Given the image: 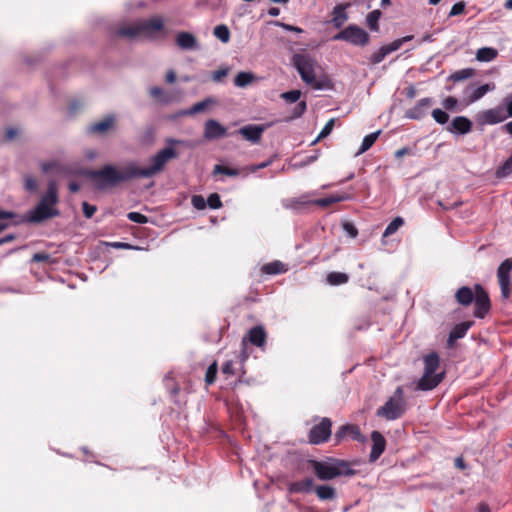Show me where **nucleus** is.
I'll return each mask as SVG.
<instances>
[{
    "label": "nucleus",
    "instance_id": "052dcab7",
    "mask_svg": "<svg viewBox=\"0 0 512 512\" xmlns=\"http://www.w3.org/2000/svg\"><path fill=\"white\" fill-rule=\"evenodd\" d=\"M465 7H466V4L463 1H459V2L455 3L449 12V16L453 17V16L462 14L465 10Z\"/></svg>",
    "mask_w": 512,
    "mask_h": 512
},
{
    "label": "nucleus",
    "instance_id": "a211bd4d",
    "mask_svg": "<svg viewBox=\"0 0 512 512\" xmlns=\"http://www.w3.org/2000/svg\"><path fill=\"white\" fill-rule=\"evenodd\" d=\"M371 440H372V448H371V452L369 455V460H370V462H374L384 452L385 447H386V440H385L384 436L378 431H373L371 433Z\"/></svg>",
    "mask_w": 512,
    "mask_h": 512
},
{
    "label": "nucleus",
    "instance_id": "ea45409f",
    "mask_svg": "<svg viewBox=\"0 0 512 512\" xmlns=\"http://www.w3.org/2000/svg\"><path fill=\"white\" fill-rule=\"evenodd\" d=\"M214 35L216 38H218L221 42L227 43L230 39V31L228 27L224 24L217 25L214 28Z\"/></svg>",
    "mask_w": 512,
    "mask_h": 512
},
{
    "label": "nucleus",
    "instance_id": "4be33fe9",
    "mask_svg": "<svg viewBox=\"0 0 512 512\" xmlns=\"http://www.w3.org/2000/svg\"><path fill=\"white\" fill-rule=\"evenodd\" d=\"M472 89V96L468 97V104H472L482 97H484L488 92L493 91L495 89V84L486 83L477 86L475 83H470V90Z\"/></svg>",
    "mask_w": 512,
    "mask_h": 512
},
{
    "label": "nucleus",
    "instance_id": "4c0bfd02",
    "mask_svg": "<svg viewBox=\"0 0 512 512\" xmlns=\"http://www.w3.org/2000/svg\"><path fill=\"white\" fill-rule=\"evenodd\" d=\"M117 34L127 38H135L137 36H141L138 21L128 27L119 29Z\"/></svg>",
    "mask_w": 512,
    "mask_h": 512
},
{
    "label": "nucleus",
    "instance_id": "72a5a7b5",
    "mask_svg": "<svg viewBox=\"0 0 512 512\" xmlns=\"http://www.w3.org/2000/svg\"><path fill=\"white\" fill-rule=\"evenodd\" d=\"M404 225V219L401 216L395 217L385 228L382 235V242L384 243V238L389 237L396 233L400 227Z\"/></svg>",
    "mask_w": 512,
    "mask_h": 512
},
{
    "label": "nucleus",
    "instance_id": "9d476101",
    "mask_svg": "<svg viewBox=\"0 0 512 512\" xmlns=\"http://www.w3.org/2000/svg\"><path fill=\"white\" fill-rule=\"evenodd\" d=\"M475 297H474V316L476 318H484L490 311L491 303L490 298L486 290L480 285H474Z\"/></svg>",
    "mask_w": 512,
    "mask_h": 512
},
{
    "label": "nucleus",
    "instance_id": "cd10ccee",
    "mask_svg": "<svg viewBox=\"0 0 512 512\" xmlns=\"http://www.w3.org/2000/svg\"><path fill=\"white\" fill-rule=\"evenodd\" d=\"M394 51L396 50L391 43L383 45L370 56L369 60L373 64H379L385 59L387 55Z\"/></svg>",
    "mask_w": 512,
    "mask_h": 512
},
{
    "label": "nucleus",
    "instance_id": "aec40b11",
    "mask_svg": "<svg viewBox=\"0 0 512 512\" xmlns=\"http://www.w3.org/2000/svg\"><path fill=\"white\" fill-rule=\"evenodd\" d=\"M472 324H473V322H471V321H465V322L456 324L452 328V330L450 331V333L448 335L447 345L449 347H452L458 339L465 337V335L467 334V331L470 329Z\"/></svg>",
    "mask_w": 512,
    "mask_h": 512
},
{
    "label": "nucleus",
    "instance_id": "bb28decb",
    "mask_svg": "<svg viewBox=\"0 0 512 512\" xmlns=\"http://www.w3.org/2000/svg\"><path fill=\"white\" fill-rule=\"evenodd\" d=\"M314 489V480L312 478L296 481L290 485V491L295 493H309L314 491Z\"/></svg>",
    "mask_w": 512,
    "mask_h": 512
},
{
    "label": "nucleus",
    "instance_id": "7ed1b4c3",
    "mask_svg": "<svg viewBox=\"0 0 512 512\" xmlns=\"http://www.w3.org/2000/svg\"><path fill=\"white\" fill-rule=\"evenodd\" d=\"M316 477L321 481H329L340 476H353L356 471L346 460L328 457L324 460L311 462Z\"/></svg>",
    "mask_w": 512,
    "mask_h": 512
},
{
    "label": "nucleus",
    "instance_id": "423d86ee",
    "mask_svg": "<svg viewBox=\"0 0 512 512\" xmlns=\"http://www.w3.org/2000/svg\"><path fill=\"white\" fill-rule=\"evenodd\" d=\"M333 40L345 41L354 46L364 47L369 43L370 36L363 28L355 24H350L335 34Z\"/></svg>",
    "mask_w": 512,
    "mask_h": 512
},
{
    "label": "nucleus",
    "instance_id": "864d4df0",
    "mask_svg": "<svg viewBox=\"0 0 512 512\" xmlns=\"http://www.w3.org/2000/svg\"><path fill=\"white\" fill-rule=\"evenodd\" d=\"M349 424L340 426L334 434V441L336 444L342 442V440L348 436Z\"/></svg>",
    "mask_w": 512,
    "mask_h": 512
},
{
    "label": "nucleus",
    "instance_id": "1a4fd4ad",
    "mask_svg": "<svg viewBox=\"0 0 512 512\" xmlns=\"http://www.w3.org/2000/svg\"><path fill=\"white\" fill-rule=\"evenodd\" d=\"M332 421L324 417L319 424L314 425L309 432L308 440L311 444H321L326 442L331 436Z\"/></svg>",
    "mask_w": 512,
    "mask_h": 512
},
{
    "label": "nucleus",
    "instance_id": "2eb2a0df",
    "mask_svg": "<svg viewBox=\"0 0 512 512\" xmlns=\"http://www.w3.org/2000/svg\"><path fill=\"white\" fill-rule=\"evenodd\" d=\"M227 130L218 121L209 119L205 122L204 137L207 140H215L225 137Z\"/></svg>",
    "mask_w": 512,
    "mask_h": 512
},
{
    "label": "nucleus",
    "instance_id": "f8f14e48",
    "mask_svg": "<svg viewBox=\"0 0 512 512\" xmlns=\"http://www.w3.org/2000/svg\"><path fill=\"white\" fill-rule=\"evenodd\" d=\"M507 114L503 106H496L491 109L483 110L477 115V122L481 126L496 125L507 119Z\"/></svg>",
    "mask_w": 512,
    "mask_h": 512
},
{
    "label": "nucleus",
    "instance_id": "de8ad7c7",
    "mask_svg": "<svg viewBox=\"0 0 512 512\" xmlns=\"http://www.w3.org/2000/svg\"><path fill=\"white\" fill-rule=\"evenodd\" d=\"M15 216L13 212L0 210V232L9 226V221Z\"/></svg>",
    "mask_w": 512,
    "mask_h": 512
},
{
    "label": "nucleus",
    "instance_id": "338daca9",
    "mask_svg": "<svg viewBox=\"0 0 512 512\" xmlns=\"http://www.w3.org/2000/svg\"><path fill=\"white\" fill-rule=\"evenodd\" d=\"M229 72L228 68L219 69L212 74V79L215 82H220L222 78L226 77Z\"/></svg>",
    "mask_w": 512,
    "mask_h": 512
},
{
    "label": "nucleus",
    "instance_id": "e433bc0d",
    "mask_svg": "<svg viewBox=\"0 0 512 512\" xmlns=\"http://www.w3.org/2000/svg\"><path fill=\"white\" fill-rule=\"evenodd\" d=\"M255 76L251 72H239L234 78V85L239 88H244L253 82Z\"/></svg>",
    "mask_w": 512,
    "mask_h": 512
},
{
    "label": "nucleus",
    "instance_id": "680f3d73",
    "mask_svg": "<svg viewBox=\"0 0 512 512\" xmlns=\"http://www.w3.org/2000/svg\"><path fill=\"white\" fill-rule=\"evenodd\" d=\"M82 210H83V214L86 218H91L94 215V213L96 212L97 208L95 205H91L87 202H83Z\"/></svg>",
    "mask_w": 512,
    "mask_h": 512
},
{
    "label": "nucleus",
    "instance_id": "13d9d810",
    "mask_svg": "<svg viewBox=\"0 0 512 512\" xmlns=\"http://www.w3.org/2000/svg\"><path fill=\"white\" fill-rule=\"evenodd\" d=\"M442 106L448 111H456L458 106V100L455 97L448 96L442 101Z\"/></svg>",
    "mask_w": 512,
    "mask_h": 512
},
{
    "label": "nucleus",
    "instance_id": "37998d69",
    "mask_svg": "<svg viewBox=\"0 0 512 512\" xmlns=\"http://www.w3.org/2000/svg\"><path fill=\"white\" fill-rule=\"evenodd\" d=\"M473 74H474V69L465 68V69L458 70V71L454 72L453 74H451L450 79H452L455 82H459V81H462V80L472 77Z\"/></svg>",
    "mask_w": 512,
    "mask_h": 512
},
{
    "label": "nucleus",
    "instance_id": "4468645a",
    "mask_svg": "<svg viewBox=\"0 0 512 512\" xmlns=\"http://www.w3.org/2000/svg\"><path fill=\"white\" fill-rule=\"evenodd\" d=\"M444 373L428 374L423 372L422 377L417 381L415 390L430 391L436 388L443 380Z\"/></svg>",
    "mask_w": 512,
    "mask_h": 512
},
{
    "label": "nucleus",
    "instance_id": "39448f33",
    "mask_svg": "<svg viewBox=\"0 0 512 512\" xmlns=\"http://www.w3.org/2000/svg\"><path fill=\"white\" fill-rule=\"evenodd\" d=\"M177 157V151L171 146H166L150 158V166L139 168L134 163L136 176L137 178H151L163 171L166 164Z\"/></svg>",
    "mask_w": 512,
    "mask_h": 512
},
{
    "label": "nucleus",
    "instance_id": "6e6d98bb",
    "mask_svg": "<svg viewBox=\"0 0 512 512\" xmlns=\"http://www.w3.org/2000/svg\"><path fill=\"white\" fill-rule=\"evenodd\" d=\"M206 203L211 209H219L222 207L220 196L217 193L210 194L206 200Z\"/></svg>",
    "mask_w": 512,
    "mask_h": 512
},
{
    "label": "nucleus",
    "instance_id": "f03ea898",
    "mask_svg": "<svg viewBox=\"0 0 512 512\" xmlns=\"http://www.w3.org/2000/svg\"><path fill=\"white\" fill-rule=\"evenodd\" d=\"M58 201L57 185L54 181H50L39 203L26 213L25 220L29 223L38 224L59 216L60 212L56 207Z\"/></svg>",
    "mask_w": 512,
    "mask_h": 512
},
{
    "label": "nucleus",
    "instance_id": "7c9ffc66",
    "mask_svg": "<svg viewBox=\"0 0 512 512\" xmlns=\"http://www.w3.org/2000/svg\"><path fill=\"white\" fill-rule=\"evenodd\" d=\"M498 55V51L492 47H482L476 53V59L479 62L493 61Z\"/></svg>",
    "mask_w": 512,
    "mask_h": 512
},
{
    "label": "nucleus",
    "instance_id": "603ef678",
    "mask_svg": "<svg viewBox=\"0 0 512 512\" xmlns=\"http://www.w3.org/2000/svg\"><path fill=\"white\" fill-rule=\"evenodd\" d=\"M217 375V363L213 362L211 365L208 366L206 374H205V381L207 384L214 383Z\"/></svg>",
    "mask_w": 512,
    "mask_h": 512
},
{
    "label": "nucleus",
    "instance_id": "a18cd8bd",
    "mask_svg": "<svg viewBox=\"0 0 512 512\" xmlns=\"http://www.w3.org/2000/svg\"><path fill=\"white\" fill-rule=\"evenodd\" d=\"M334 124H335V119L332 118L330 119L326 124L325 126L322 128V130L320 131L319 135L317 136V138L311 143L312 145L316 144L320 139H323L325 137H327L333 130V127H334Z\"/></svg>",
    "mask_w": 512,
    "mask_h": 512
},
{
    "label": "nucleus",
    "instance_id": "0e129e2a",
    "mask_svg": "<svg viewBox=\"0 0 512 512\" xmlns=\"http://www.w3.org/2000/svg\"><path fill=\"white\" fill-rule=\"evenodd\" d=\"M413 38H414L413 35H406V36H404L402 38H399V39H396V40L392 41L391 44L393 45L394 49L397 51L398 49L401 48V46L404 43L411 41Z\"/></svg>",
    "mask_w": 512,
    "mask_h": 512
},
{
    "label": "nucleus",
    "instance_id": "9b49d317",
    "mask_svg": "<svg viewBox=\"0 0 512 512\" xmlns=\"http://www.w3.org/2000/svg\"><path fill=\"white\" fill-rule=\"evenodd\" d=\"M406 410V405L397 402V399L389 398L385 404L377 409L376 415L392 421L400 418Z\"/></svg>",
    "mask_w": 512,
    "mask_h": 512
},
{
    "label": "nucleus",
    "instance_id": "79ce46f5",
    "mask_svg": "<svg viewBox=\"0 0 512 512\" xmlns=\"http://www.w3.org/2000/svg\"><path fill=\"white\" fill-rule=\"evenodd\" d=\"M512 173V155L496 170L498 178L507 177Z\"/></svg>",
    "mask_w": 512,
    "mask_h": 512
},
{
    "label": "nucleus",
    "instance_id": "dca6fc26",
    "mask_svg": "<svg viewBox=\"0 0 512 512\" xmlns=\"http://www.w3.org/2000/svg\"><path fill=\"white\" fill-rule=\"evenodd\" d=\"M433 100L429 97L420 99L416 105L406 111L405 116L408 119L420 120L423 118L427 110L431 107Z\"/></svg>",
    "mask_w": 512,
    "mask_h": 512
},
{
    "label": "nucleus",
    "instance_id": "393cba45",
    "mask_svg": "<svg viewBox=\"0 0 512 512\" xmlns=\"http://www.w3.org/2000/svg\"><path fill=\"white\" fill-rule=\"evenodd\" d=\"M348 6L349 4H338L333 8V18L331 22L335 28H341L347 21L348 15L346 13V9Z\"/></svg>",
    "mask_w": 512,
    "mask_h": 512
},
{
    "label": "nucleus",
    "instance_id": "6ab92c4d",
    "mask_svg": "<svg viewBox=\"0 0 512 512\" xmlns=\"http://www.w3.org/2000/svg\"><path fill=\"white\" fill-rule=\"evenodd\" d=\"M264 128L261 125L249 124L238 130L243 138L251 143H258L261 139Z\"/></svg>",
    "mask_w": 512,
    "mask_h": 512
},
{
    "label": "nucleus",
    "instance_id": "6e6552de",
    "mask_svg": "<svg viewBox=\"0 0 512 512\" xmlns=\"http://www.w3.org/2000/svg\"><path fill=\"white\" fill-rule=\"evenodd\" d=\"M512 259H505L497 269V278L500 286L501 296L503 299H508L511 296V274Z\"/></svg>",
    "mask_w": 512,
    "mask_h": 512
},
{
    "label": "nucleus",
    "instance_id": "e2e57ef3",
    "mask_svg": "<svg viewBox=\"0 0 512 512\" xmlns=\"http://www.w3.org/2000/svg\"><path fill=\"white\" fill-rule=\"evenodd\" d=\"M222 371L226 375H235L236 369H235V363L232 360L226 361L222 367Z\"/></svg>",
    "mask_w": 512,
    "mask_h": 512
},
{
    "label": "nucleus",
    "instance_id": "ddd939ff",
    "mask_svg": "<svg viewBox=\"0 0 512 512\" xmlns=\"http://www.w3.org/2000/svg\"><path fill=\"white\" fill-rule=\"evenodd\" d=\"M141 36L153 37L157 32L161 31L164 27V21L160 16H155L149 19H142L138 21Z\"/></svg>",
    "mask_w": 512,
    "mask_h": 512
},
{
    "label": "nucleus",
    "instance_id": "4d7b16f0",
    "mask_svg": "<svg viewBox=\"0 0 512 512\" xmlns=\"http://www.w3.org/2000/svg\"><path fill=\"white\" fill-rule=\"evenodd\" d=\"M127 218L130 221L138 223V224H145L148 222L147 216H145L144 214L139 213V212H129L127 214Z\"/></svg>",
    "mask_w": 512,
    "mask_h": 512
},
{
    "label": "nucleus",
    "instance_id": "09e8293b",
    "mask_svg": "<svg viewBox=\"0 0 512 512\" xmlns=\"http://www.w3.org/2000/svg\"><path fill=\"white\" fill-rule=\"evenodd\" d=\"M432 117L438 124H446L449 121V115L442 109L436 108L432 111Z\"/></svg>",
    "mask_w": 512,
    "mask_h": 512
},
{
    "label": "nucleus",
    "instance_id": "f257e3e1",
    "mask_svg": "<svg viewBox=\"0 0 512 512\" xmlns=\"http://www.w3.org/2000/svg\"><path fill=\"white\" fill-rule=\"evenodd\" d=\"M86 176L98 190L113 188L122 182L137 178L134 163H129L123 170H118L111 164L104 165L99 170H90Z\"/></svg>",
    "mask_w": 512,
    "mask_h": 512
},
{
    "label": "nucleus",
    "instance_id": "49530a36",
    "mask_svg": "<svg viewBox=\"0 0 512 512\" xmlns=\"http://www.w3.org/2000/svg\"><path fill=\"white\" fill-rule=\"evenodd\" d=\"M213 173L214 174H224V175H227V176L234 177V176H238L239 175V170L235 169V168L225 167L223 165H219L218 164V165L214 166Z\"/></svg>",
    "mask_w": 512,
    "mask_h": 512
},
{
    "label": "nucleus",
    "instance_id": "c756f323",
    "mask_svg": "<svg viewBox=\"0 0 512 512\" xmlns=\"http://www.w3.org/2000/svg\"><path fill=\"white\" fill-rule=\"evenodd\" d=\"M317 497L322 500H332L336 498V490L330 485H318L314 489Z\"/></svg>",
    "mask_w": 512,
    "mask_h": 512
},
{
    "label": "nucleus",
    "instance_id": "412c9836",
    "mask_svg": "<svg viewBox=\"0 0 512 512\" xmlns=\"http://www.w3.org/2000/svg\"><path fill=\"white\" fill-rule=\"evenodd\" d=\"M176 44L183 50H196L199 48L196 37L190 32H179L176 36Z\"/></svg>",
    "mask_w": 512,
    "mask_h": 512
},
{
    "label": "nucleus",
    "instance_id": "58836bf2",
    "mask_svg": "<svg viewBox=\"0 0 512 512\" xmlns=\"http://www.w3.org/2000/svg\"><path fill=\"white\" fill-rule=\"evenodd\" d=\"M381 17V11L380 10H373L371 11L366 18V22L370 30L377 32L379 30L378 21Z\"/></svg>",
    "mask_w": 512,
    "mask_h": 512
},
{
    "label": "nucleus",
    "instance_id": "2f4dec72",
    "mask_svg": "<svg viewBox=\"0 0 512 512\" xmlns=\"http://www.w3.org/2000/svg\"><path fill=\"white\" fill-rule=\"evenodd\" d=\"M215 101L212 98H206L200 102L195 103L192 107L185 110L182 114L183 115H194L197 113H201L205 111L209 105L213 104Z\"/></svg>",
    "mask_w": 512,
    "mask_h": 512
},
{
    "label": "nucleus",
    "instance_id": "c9c22d12",
    "mask_svg": "<svg viewBox=\"0 0 512 512\" xmlns=\"http://www.w3.org/2000/svg\"><path fill=\"white\" fill-rule=\"evenodd\" d=\"M379 134H380V131H376V132L366 135L362 140L361 146H360L359 150L357 151L356 156L361 155L364 152H366L367 150H369L373 146L375 141L377 140Z\"/></svg>",
    "mask_w": 512,
    "mask_h": 512
},
{
    "label": "nucleus",
    "instance_id": "69168bd1",
    "mask_svg": "<svg viewBox=\"0 0 512 512\" xmlns=\"http://www.w3.org/2000/svg\"><path fill=\"white\" fill-rule=\"evenodd\" d=\"M503 104L505 105V113L507 117H512V94L507 95L503 99Z\"/></svg>",
    "mask_w": 512,
    "mask_h": 512
},
{
    "label": "nucleus",
    "instance_id": "3c124183",
    "mask_svg": "<svg viewBox=\"0 0 512 512\" xmlns=\"http://www.w3.org/2000/svg\"><path fill=\"white\" fill-rule=\"evenodd\" d=\"M348 436L358 442H364L365 436L361 433L360 429L356 425H350L349 424V432Z\"/></svg>",
    "mask_w": 512,
    "mask_h": 512
},
{
    "label": "nucleus",
    "instance_id": "8fccbe9b",
    "mask_svg": "<svg viewBox=\"0 0 512 512\" xmlns=\"http://www.w3.org/2000/svg\"><path fill=\"white\" fill-rule=\"evenodd\" d=\"M301 97V91L300 90H290L287 92H283L281 94V98L285 100L288 103H296L299 102V99Z\"/></svg>",
    "mask_w": 512,
    "mask_h": 512
},
{
    "label": "nucleus",
    "instance_id": "5fc2aeb1",
    "mask_svg": "<svg viewBox=\"0 0 512 512\" xmlns=\"http://www.w3.org/2000/svg\"><path fill=\"white\" fill-rule=\"evenodd\" d=\"M342 228L345 234L350 238H356L358 235V229L352 222L345 221L342 223Z\"/></svg>",
    "mask_w": 512,
    "mask_h": 512
},
{
    "label": "nucleus",
    "instance_id": "20e7f679",
    "mask_svg": "<svg viewBox=\"0 0 512 512\" xmlns=\"http://www.w3.org/2000/svg\"><path fill=\"white\" fill-rule=\"evenodd\" d=\"M292 61L304 83L315 90H324L328 87V81L325 78H317L316 70L319 65L309 54H295Z\"/></svg>",
    "mask_w": 512,
    "mask_h": 512
},
{
    "label": "nucleus",
    "instance_id": "c85d7f7f",
    "mask_svg": "<svg viewBox=\"0 0 512 512\" xmlns=\"http://www.w3.org/2000/svg\"><path fill=\"white\" fill-rule=\"evenodd\" d=\"M439 356L437 353L432 352L424 357V372L428 374H437L436 370L439 367Z\"/></svg>",
    "mask_w": 512,
    "mask_h": 512
},
{
    "label": "nucleus",
    "instance_id": "a19ab883",
    "mask_svg": "<svg viewBox=\"0 0 512 512\" xmlns=\"http://www.w3.org/2000/svg\"><path fill=\"white\" fill-rule=\"evenodd\" d=\"M149 92L153 98L157 99L162 104H168L171 101V97L166 95L163 89L160 87H152L150 88Z\"/></svg>",
    "mask_w": 512,
    "mask_h": 512
},
{
    "label": "nucleus",
    "instance_id": "a878e982",
    "mask_svg": "<svg viewBox=\"0 0 512 512\" xmlns=\"http://www.w3.org/2000/svg\"><path fill=\"white\" fill-rule=\"evenodd\" d=\"M261 271L262 273L267 275H277L287 272L288 268L283 262L275 260L267 264H264L261 267Z\"/></svg>",
    "mask_w": 512,
    "mask_h": 512
},
{
    "label": "nucleus",
    "instance_id": "c03bdc74",
    "mask_svg": "<svg viewBox=\"0 0 512 512\" xmlns=\"http://www.w3.org/2000/svg\"><path fill=\"white\" fill-rule=\"evenodd\" d=\"M306 109V101L297 102L296 106L292 110V114L286 119V121H291L300 118L305 113Z\"/></svg>",
    "mask_w": 512,
    "mask_h": 512
},
{
    "label": "nucleus",
    "instance_id": "0eeeda50",
    "mask_svg": "<svg viewBox=\"0 0 512 512\" xmlns=\"http://www.w3.org/2000/svg\"><path fill=\"white\" fill-rule=\"evenodd\" d=\"M349 199H350V196L346 193H343V194L330 195V196H327L324 198H319V199H316L313 201H302V200L285 201L284 206L286 208H290V209H294V210H298L300 208V206H305L308 204H315L320 207H328L331 204L346 201Z\"/></svg>",
    "mask_w": 512,
    "mask_h": 512
},
{
    "label": "nucleus",
    "instance_id": "473e14b6",
    "mask_svg": "<svg viewBox=\"0 0 512 512\" xmlns=\"http://www.w3.org/2000/svg\"><path fill=\"white\" fill-rule=\"evenodd\" d=\"M349 276L343 272H330L326 277L327 284L331 286H339L347 283Z\"/></svg>",
    "mask_w": 512,
    "mask_h": 512
},
{
    "label": "nucleus",
    "instance_id": "5701e85b",
    "mask_svg": "<svg viewBox=\"0 0 512 512\" xmlns=\"http://www.w3.org/2000/svg\"><path fill=\"white\" fill-rule=\"evenodd\" d=\"M475 290L469 286H462L455 292V300L461 306H469L473 303Z\"/></svg>",
    "mask_w": 512,
    "mask_h": 512
},
{
    "label": "nucleus",
    "instance_id": "774afa93",
    "mask_svg": "<svg viewBox=\"0 0 512 512\" xmlns=\"http://www.w3.org/2000/svg\"><path fill=\"white\" fill-rule=\"evenodd\" d=\"M50 259V255L44 252L35 253L32 257V262H47Z\"/></svg>",
    "mask_w": 512,
    "mask_h": 512
},
{
    "label": "nucleus",
    "instance_id": "f3484780",
    "mask_svg": "<svg viewBox=\"0 0 512 512\" xmlns=\"http://www.w3.org/2000/svg\"><path fill=\"white\" fill-rule=\"evenodd\" d=\"M447 130L455 135H465L472 130V122L466 116H457L452 120Z\"/></svg>",
    "mask_w": 512,
    "mask_h": 512
},
{
    "label": "nucleus",
    "instance_id": "bf43d9fd",
    "mask_svg": "<svg viewBox=\"0 0 512 512\" xmlns=\"http://www.w3.org/2000/svg\"><path fill=\"white\" fill-rule=\"evenodd\" d=\"M191 203L197 210H203L207 205L206 200L202 195H193L191 198Z\"/></svg>",
    "mask_w": 512,
    "mask_h": 512
},
{
    "label": "nucleus",
    "instance_id": "f704fd0d",
    "mask_svg": "<svg viewBox=\"0 0 512 512\" xmlns=\"http://www.w3.org/2000/svg\"><path fill=\"white\" fill-rule=\"evenodd\" d=\"M113 124V117L108 116L103 120L89 126L88 131L92 133H103L107 131Z\"/></svg>",
    "mask_w": 512,
    "mask_h": 512
},
{
    "label": "nucleus",
    "instance_id": "b1692460",
    "mask_svg": "<svg viewBox=\"0 0 512 512\" xmlns=\"http://www.w3.org/2000/svg\"><path fill=\"white\" fill-rule=\"evenodd\" d=\"M251 344L256 347H263L266 342V332L262 326H255L248 332V338H246Z\"/></svg>",
    "mask_w": 512,
    "mask_h": 512
}]
</instances>
